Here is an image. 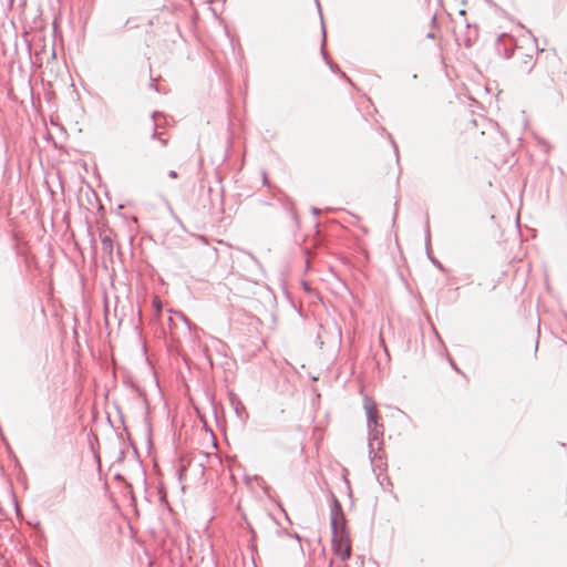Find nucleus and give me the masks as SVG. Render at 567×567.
<instances>
[{"instance_id":"1","label":"nucleus","mask_w":567,"mask_h":567,"mask_svg":"<svg viewBox=\"0 0 567 567\" xmlns=\"http://www.w3.org/2000/svg\"><path fill=\"white\" fill-rule=\"evenodd\" d=\"M332 549L336 556L341 560H347L351 556V540L343 517L332 519Z\"/></svg>"},{"instance_id":"2","label":"nucleus","mask_w":567,"mask_h":567,"mask_svg":"<svg viewBox=\"0 0 567 567\" xmlns=\"http://www.w3.org/2000/svg\"><path fill=\"white\" fill-rule=\"evenodd\" d=\"M367 411L369 427L375 429L378 425V409L373 402H367L364 405Z\"/></svg>"},{"instance_id":"3","label":"nucleus","mask_w":567,"mask_h":567,"mask_svg":"<svg viewBox=\"0 0 567 567\" xmlns=\"http://www.w3.org/2000/svg\"><path fill=\"white\" fill-rule=\"evenodd\" d=\"M446 11H447L449 16H451V17L466 14L465 8H456V7H452L449 4H446Z\"/></svg>"},{"instance_id":"4","label":"nucleus","mask_w":567,"mask_h":567,"mask_svg":"<svg viewBox=\"0 0 567 567\" xmlns=\"http://www.w3.org/2000/svg\"><path fill=\"white\" fill-rule=\"evenodd\" d=\"M153 303H154V307L156 308V310L159 312L161 311V302H159L158 298H155Z\"/></svg>"},{"instance_id":"5","label":"nucleus","mask_w":567,"mask_h":567,"mask_svg":"<svg viewBox=\"0 0 567 567\" xmlns=\"http://www.w3.org/2000/svg\"><path fill=\"white\" fill-rule=\"evenodd\" d=\"M169 176H171L172 178H177V173H176L175 171H172V172L169 173Z\"/></svg>"}]
</instances>
